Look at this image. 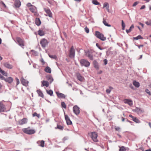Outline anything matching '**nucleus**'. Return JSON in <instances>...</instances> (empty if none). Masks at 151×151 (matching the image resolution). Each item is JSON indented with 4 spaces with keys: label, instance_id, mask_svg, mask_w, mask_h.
I'll list each match as a JSON object with an SVG mask.
<instances>
[{
    "label": "nucleus",
    "instance_id": "1a4fd4ad",
    "mask_svg": "<svg viewBox=\"0 0 151 151\" xmlns=\"http://www.w3.org/2000/svg\"><path fill=\"white\" fill-rule=\"evenodd\" d=\"M79 109V108L77 106H74L73 108L74 113L76 115L79 114L80 113Z\"/></svg>",
    "mask_w": 151,
    "mask_h": 151
},
{
    "label": "nucleus",
    "instance_id": "79ce46f5",
    "mask_svg": "<svg viewBox=\"0 0 151 151\" xmlns=\"http://www.w3.org/2000/svg\"><path fill=\"white\" fill-rule=\"evenodd\" d=\"M61 105L62 108L64 109H66V106L65 103L64 102H62L61 103Z\"/></svg>",
    "mask_w": 151,
    "mask_h": 151
},
{
    "label": "nucleus",
    "instance_id": "0eeeda50",
    "mask_svg": "<svg viewBox=\"0 0 151 151\" xmlns=\"http://www.w3.org/2000/svg\"><path fill=\"white\" fill-rule=\"evenodd\" d=\"M44 10L47 14H45V16H48L50 18L52 17V14L51 12V10L49 9L44 8Z\"/></svg>",
    "mask_w": 151,
    "mask_h": 151
},
{
    "label": "nucleus",
    "instance_id": "2eb2a0df",
    "mask_svg": "<svg viewBox=\"0 0 151 151\" xmlns=\"http://www.w3.org/2000/svg\"><path fill=\"white\" fill-rule=\"evenodd\" d=\"M4 80L6 82H7L9 83H12L13 81V78L11 77H9L6 78H5Z\"/></svg>",
    "mask_w": 151,
    "mask_h": 151
},
{
    "label": "nucleus",
    "instance_id": "0e129e2a",
    "mask_svg": "<svg viewBox=\"0 0 151 151\" xmlns=\"http://www.w3.org/2000/svg\"><path fill=\"white\" fill-rule=\"evenodd\" d=\"M129 87L131 88L132 89H134V86H132V84H130L129 85Z\"/></svg>",
    "mask_w": 151,
    "mask_h": 151
},
{
    "label": "nucleus",
    "instance_id": "13d9d810",
    "mask_svg": "<svg viewBox=\"0 0 151 151\" xmlns=\"http://www.w3.org/2000/svg\"><path fill=\"white\" fill-rule=\"evenodd\" d=\"M0 79L1 80H4L5 79V78L3 77L0 73Z\"/></svg>",
    "mask_w": 151,
    "mask_h": 151
},
{
    "label": "nucleus",
    "instance_id": "37998d69",
    "mask_svg": "<svg viewBox=\"0 0 151 151\" xmlns=\"http://www.w3.org/2000/svg\"><path fill=\"white\" fill-rule=\"evenodd\" d=\"M49 56L50 58L52 59H56L57 58V57L55 55H49Z\"/></svg>",
    "mask_w": 151,
    "mask_h": 151
},
{
    "label": "nucleus",
    "instance_id": "c85d7f7f",
    "mask_svg": "<svg viewBox=\"0 0 151 151\" xmlns=\"http://www.w3.org/2000/svg\"><path fill=\"white\" fill-rule=\"evenodd\" d=\"M44 70L45 72L47 73H50L51 72V68L48 66L46 67Z\"/></svg>",
    "mask_w": 151,
    "mask_h": 151
},
{
    "label": "nucleus",
    "instance_id": "6e6d98bb",
    "mask_svg": "<svg viewBox=\"0 0 151 151\" xmlns=\"http://www.w3.org/2000/svg\"><path fill=\"white\" fill-rule=\"evenodd\" d=\"M17 81V85H18L19 83V79L17 78H16Z\"/></svg>",
    "mask_w": 151,
    "mask_h": 151
},
{
    "label": "nucleus",
    "instance_id": "de8ad7c7",
    "mask_svg": "<svg viewBox=\"0 0 151 151\" xmlns=\"http://www.w3.org/2000/svg\"><path fill=\"white\" fill-rule=\"evenodd\" d=\"M145 92L149 95L151 96V92L148 89H146L145 90Z\"/></svg>",
    "mask_w": 151,
    "mask_h": 151
},
{
    "label": "nucleus",
    "instance_id": "bf43d9fd",
    "mask_svg": "<svg viewBox=\"0 0 151 151\" xmlns=\"http://www.w3.org/2000/svg\"><path fill=\"white\" fill-rule=\"evenodd\" d=\"M137 46L138 47L139 49H140L141 47H142L144 46V45H137Z\"/></svg>",
    "mask_w": 151,
    "mask_h": 151
},
{
    "label": "nucleus",
    "instance_id": "09e8293b",
    "mask_svg": "<svg viewBox=\"0 0 151 151\" xmlns=\"http://www.w3.org/2000/svg\"><path fill=\"white\" fill-rule=\"evenodd\" d=\"M3 75L7 76V74L6 73L5 71L3 70L1 71V72Z\"/></svg>",
    "mask_w": 151,
    "mask_h": 151
},
{
    "label": "nucleus",
    "instance_id": "b1692460",
    "mask_svg": "<svg viewBox=\"0 0 151 151\" xmlns=\"http://www.w3.org/2000/svg\"><path fill=\"white\" fill-rule=\"evenodd\" d=\"M46 78L49 81V82H50V83H51L53 81V79L52 76H51L50 75H48L46 76Z\"/></svg>",
    "mask_w": 151,
    "mask_h": 151
},
{
    "label": "nucleus",
    "instance_id": "f3484780",
    "mask_svg": "<svg viewBox=\"0 0 151 151\" xmlns=\"http://www.w3.org/2000/svg\"><path fill=\"white\" fill-rule=\"evenodd\" d=\"M20 80L21 83L23 85L25 86H27L28 85V82L23 78H22Z\"/></svg>",
    "mask_w": 151,
    "mask_h": 151
},
{
    "label": "nucleus",
    "instance_id": "5fc2aeb1",
    "mask_svg": "<svg viewBox=\"0 0 151 151\" xmlns=\"http://www.w3.org/2000/svg\"><path fill=\"white\" fill-rule=\"evenodd\" d=\"M40 61L42 63V64L43 65H44L45 64V62L43 59L42 58H41V59H40Z\"/></svg>",
    "mask_w": 151,
    "mask_h": 151
},
{
    "label": "nucleus",
    "instance_id": "774afa93",
    "mask_svg": "<svg viewBox=\"0 0 151 151\" xmlns=\"http://www.w3.org/2000/svg\"><path fill=\"white\" fill-rule=\"evenodd\" d=\"M102 73V70H100L99 71L98 73V74H101Z\"/></svg>",
    "mask_w": 151,
    "mask_h": 151
},
{
    "label": "nucleus",
    "instance_id": "f257e3e1",
    "mask_svg": "<svg viewBox=\"0 0 151 151\" xmlns=\"http://www.w3.org/2000/svg\"><path fill=\"white\" fill-rule=\"evenodd\" d=\"M80 62L82 66H84L86 67H88L90 64V63L87 60L85 59L81 60Z\"/></svg>",
    "mask_w": 151,
    "mask_h": 151
},
{
    "label": "nucleus",
    "instance_id": "58836bf2",
    "mask_svg": "<svg viewBox=\"0 0 151 151\" xmlns=\"http://www.w3.org/2000/svg\"><path fill=\"white\" fill-rule=\"evenodd\" d=\"M92 3L96 5H99L100 3L96 0H92Z\"/></svg>",
    "mask_w": 151,
    "mask_h": 151
},
{
    "label": "nucleus",
    "instance_id": "ddd939ff",
    "mask_svg": "<svg viewBox=\"0 0 151 151\" xmlns=\"http://www.w3.org/2000/svg\"><path fill=\"white\" fill-rule=\"evenodd\" d=\"M56 93L59 98L65 99V98L66 96L62 93H59L58 92L56 91Z\"/></svg>",
    "mask_w": 151,
    "mask_h": 151
},
{
    "label": "nucleus",
    "instance_id": "20e7f679",
    "mask_svg": "<svg viewBox=\"0 0 151 151\" xmlns=\"http://www.w3.org/2000/svg\"><path fill=\"white\" fill-rule=\"evenodd\" d=\"M16 40L19 45L23 48L24 46V40L19 37H17Z\"/></svg>",
    "mask_w": 151,
    "mask_h": 151
},
{
    "label": "nucleus",
    "instance_id": "a211bd4d",
    "mask_svg": "<svg viewBox=\"0 0 151 151\" xmlns=\"http://www.w3.org/2000/svg\"><path fill=\"white\" fill-rule=\"evenodd\" d=\"M4 65L5 67L9 69H12L13 68V66L12 65L7 62L4 63Z\"/></svg>",
    "mask_w": 151,
    "mask_h": 151
},
{
    "label": "nucleus",
    "instance_id": "4d7b16f0",
    "mask_svg": "<svg viewBox=\"0 0 151 151\" xmlns=\"http://www.w3.org/2000/svg\"><path fill=\"white\" fill-rule=\"evenodd\" d=\"M104 63L105 65H106L107 64V60L106 59H105L104 60Z\"/></svg>",
    "mask_w": 151,
    "mask_h": 151
},
{
    "label": "nucleus",
    "instance_id": "338daca9",
    "mask_svg": "<svg viewBox=\"0 0 151 151\" xmlns=\"http://www.w3.org/2000/svg\"><path fill=\"white\" fill-rule=\"evenodd\" d=\"M1 3H2V5H3V6H4V7L5 8H6V5L3 2H2Z\"/></svg>",
    "mask_w": 151,
    "mask_h": 151
},
{
    "label": "nucleus",
    "instance_id": "603ef678",
    "mask_svg": "<svg viewBox=\"0 0 151 151\" xmlns=\"http://www.w3.org/2000/svg\"><path fill=\"white\" fill-rule=\"evenodd\" d=\"M139 3V2L138 1L135 2L133 4L132 6L133 7L135 6Z\"/></svg>",
    "mask_w": 151,
    "mask_h": 151
},
{
    "label": "nucleus",
    "instance_id": "680f3d73",
    "mask_svg": "<svg viewBox=\"0 0 151 151\" xmlns=\"http://www.w3.org/2000/svg\"><path fill=\"white\" fill-rule=\"evenodd\" d=\"M145 7V5H142L141 7L140 8V10H141V9H144Z\"/></svg>",
    "mask_w": 151,
    "mask_h": 151
},
{
    "label": "nucleus",
    "instance_id": "052dcab7",
    "mask_svg": "<svg viewBox=\"0 0 151 151\" xmlns=\"http://www.w3.org/2000/svg\"><path fill=\"white\" fill-rule=\"evenodd\" d=\"M27 6L28 7H29V6L31 7L33 5H32L30 3H27Z\"/></svg>",
    "mask_w": 151,
    "mask_h": 151
},
{
    "label": "nucleus",
    "instance_id": "cd10ccee",
    "mask_svg": "<svg viewBox=\"0 0 151 151\" xmlns=\"http://www.w3.org/2000/svg\"><path fill=\"white\" fill-rule=\"evenodd\" d=\"M35 22L36 24L38 26H40L41 24V21L39 18H36L35 19Z\"/></svg>",
    "mask_w": 151,
    "mask_h": 151
},
{
    "label": "nucleus",
    "instance_id": "39448f33",
    "mask_svg": "<svg viewBox=\"0 0 151 151\" xmlns=\"http://www.w3.org/2000/svg\"><path fill=\"white\" fill-rule=\"evenodd\" d=\"M75 50L73 46L71 47L69 51V55L70 58H74L75 56Z\"/></svg>",
    "mask_w": 151,
    "mask_h": 151
},
{
    "label": "nucleus",
    "instance_id": "5701e85b",
    "mask_svg": "<svg viewBox=\"0 0 151 151\" xmlns=\"http://www.w3.org/2000/svg\"><path fill=\"white\" fill-rule=\"evenodd\" d=\"M37 93L38 96L42 98H44V95L41 90L40 89H38L37 90Z\"/></svg>",
    "mask_w": 151,
    "mask_h": 151
},
{
    "label": "nucleus",
    "instance_id": "69168bd1",
    "mask_svg": "<svg viewBox=\"0 0 151 151\" xmlns=\"http://www.w3.org/2000/svg\"><path fill=\"white\" fill-rule=\"evenodd\" d=\"M127 121L130 123L132 125H133V122L130 121L128 119L127 120Z\"/></svg>",
    "mask_w": 151,
    "mask_h": 151
},
{
    "label": "nucleus",
    "instance_id": "e2e57ef3",
    "mask_svg": "<svg viewBox=\"0 0 151 151\" xmlns=\"http://www.w3.org/2000/svg\"><path fill=\"white\" fill-rule=\"evenodd\" d=\"M139 24L140 25H141L142 28L144 27V24L143 23L139 22Z\"/></svg>",
    "mask_w": 151,
    "mask_h": 151
},
{
    "label": "nucleus",
    "instance_id": "f8f14e48",
    "mask_svg": "<svg viewBox=\"0 0 151 151\" xmlns=\"http://www.w3.org/2000/svg\"><path fill=\"white\" fill-rule=\"evenodd\" d=\"M65 118L68 125H71L72 124L71 121L69 117L67 115H65Z\"/></svg>",
    "mask_w": 151,
    "mask_h": 151
},
{
    "label": "nucleus",
    "instance_id": "a18cd8bd",
    "mask_svg": "<svg viewBox=\"0 0 151 151\" xmlns=\"http://www.w3.org/2000/svg\"><path fill=\"white\" fill-rule=\"evenodd\" d=\"M127 101V103H128L129 105H131L132 104V101L130 100L129 99H126Z\"/></svg>",
    "mask_w": 151,
    "mask_h": 151
},
{
    "label": "nucleus",
    "instance_id": "393cba45",
    "mask_svg": "<svg viewBox=\"0 0 151 151\" xmlns=\"http://www.w3.org/2000/svg\"><path fill=\"white\" fill-rule=\"evenodd\" d=\"M29 9L33 13H36V8L33 5L30 7Z\"/></svg>",
    "mask_w": 151,
    "mask_h": 151
},
{
    "label": "nucleus",
    "instance_id": "7ed1b4c3",
    "mask_svg": "<svg viewBox=\"0 0 151 151\" xmlns=\"http://www.w3.org/2000/svg\"><path fill=\"white\" fill-rule=\"evenodd\" d=\"M95 35L97 38L102 41H105L106 40V37L104 36V35L99 31L96 32Z\"/></svg>",
    "mask_w": 151,
    "mask_h": 151
},
{
    "label": "nucleus",
    "instance_id": "4be33fe9",
    "mask_svg": "<svg viewBox=\"0 0 151 151\" xmlns=\"http://www.w3.org/2000/svg\"><path fill=\"white\" fill-rule=\"evenodd\" d=\"M106 8V9L108 12H109V6L108 3H104V4L103 8Z\"/></svg>",
    "mask_w": 151,
    "mask_h": 151
},
{
    "label": "nucleus",
    "instance_id": "4468645a",
    "mask_svg": "<svg viewBox=\"0 0 151 151\" xmlns=\"http://www.w3.org/2000/svg\"><path fill=\"white\" fill-rule=\"evenodd\" d=\"M42 84L41 86L43 87L45 86L46 87H47L49 86V82L47 81H41Z\"/></svg>",
    "mask_w": 151,
    "mask_h": 151
},
{
    "label": "nucleus",
    "instance_id": "e433bc0d",
    "mask_svg": "<svg viewBox=\"0 0 151 151\" xmlns=\"http://www.w3.org/2000/svg\"><path fill=\"white\" fill-rule=\"evenodd\" d=\"M32 116L35 117V116H37L38 118H40V114H37L36 112H35L32 114Z\"/></svg>",
    "mask_w": 151,
    "mask_h": 151
},
{
    "label": "nucleus",
    "instance_id": "dca6fc26",
    "mask_svg": "<svg viewBox=\"0 0 151 151\" xmlns=\"http://www.w3.org/2000/svg\"><path fill=\"white\" fill-rule=\"evenodd\" d=\"M5 110V108L4 105L2 102H0V111L3 112Z\"/></svg>",
    "mask_w": 151,
    "mask_h": 151
},
{
    "label": "nucleus",
    "instance_id": "ea45409f",
    "mask_svg": "<svg viewBox=\"0 0 151 151\" xmlns=\"http://www.w3.org/2000/svg\"><path fill=\"white\" fill-rule=\"evenodd\" d=\"M55 129H58L60 130H63V127L60 125H57L56 127L55 128Z\"/></svg>",
    "mask_w": 151,
    "mask_h": 151
},
{
    "label": "nucleus",
    "instance_id": "f03ea898",
    "mask_svg": "<svg viewBox=\"0 0 151 151\" xmlns=\"http://www.w3.org/2000/svg\"><path fill=\"white\" fill-rule=\"evenodd\" d=\"M22 131L24 133L30 135L34 134L35 132V130L30 129V127L23 129Z\"/></svg>",
    "mask_w": 151,
    "mask_h": 151
},
{
    "label": "nucleus",
    "instance_id": "9d476101",
    "mask_svg": "<svg viewBox=\"0 0 151 151\" xmlns=\"http://www.w3.org/2000/svg\"><path fill=\"white\" fill-rule=\"evenodd\" d=\"M27 118H24L23 119L19 120L18 121V124L20 125H22L27 123Z\"/></svg>",
    "mask_w": 151,
    "mask_h": 151
},
{
    "label": "nucleus",
    "instance_id": "c9c22d12",
    "mask_svg": "<svg viewBox=\"0 0 151 151\" xmlns=\"http://www.w3.org/2000/svg\"><path fill=\"white\" fill-rule=\"evenodd\" d=\"M103 23L106 26L109 27L111 26V25L108 24L104 19H103Z\"/></svg>",
    "mask_w": 151,
    "mask_h": 151
},
{
    "label": "nucleus",
    "instance_id": "2f4dec72",
    "mask_svg": "<svg viewBox=\"0 0 151 151\" xmlns=\"http://www.w3.org/2000/svg\"><path fill=\"white\" fill-rule=\"evenodd\" d=\"M134 27V26L133 24H132L131 27H130L129 29H126V32L127 33H128L130 32L132 30V29H133Z\"/></svg>",
    "mask_w": 151,
    "mask_h": 151
},
{
    "label": "nucleus",
    "instance_id": "412c9836",
    "mask_svg": "<svg viewBox=\"0 0 151 151\" xmlns=\"http://www.w3.org/2000/svg\"><path fill=\"white\" fill-rule=\"evenodd\" d=\"M37 143L39 146L42 147H44L45 142L43 140L38 141L37 142Z\"/></svg>",
    "mask_w": 151,
    "mask_h": 151
},
{
    "label": "nucleus",
    "instance_id": "6e6552de",
    "mask_svg": "<svg viewBox=\"0 0 151 151\" xmlns=\"http://www.w3.org/2000/svg\"><path fill=\"white\" fill-rule=\"evenodd\" d=\"M49 43L47 40L45 39H42L40 41V43L43 47H45Z\"/></svg>",
    "mask_w": 151,
    "mask_h": 151
},
{
    "label": "nucleus",
    "instance_id": "f704fd0d",
    "mask_svg": "<svg viewBox=\"0 0 151 151\" xmlns=\"http://www.w3.org/2000/svg\"><path fill=\"white\" fill-rule=\"evenodd\" d=\"M46 92L47 94L50 95V96H52V95L53 92L52 90H47Z\"/></svg>",
    "mask_w": 151,
    "mask_h": 151
},
{
    "label": "nucleus",
    "instance_id": "c03bdc74",
    "mask_svg": "<svg viewBox=\"0 0 151 151\" xmlns=\"http://www.w3.org/2000/svg\"><path fill=\"white\" fill-rule=\"evenodd\" d=\"M109 88H110V89H107L106 90V92L108 94L110 93L111 91V89H113L112 87L111 86L109 87Z\"/></svg>",
    "mask_w": 151,
    "mask_h": 151
},
{
    "label": "nucleus",
    "instance_id": "423d86ee",
    "mask_svg": "<svg viewBox=\"0 0 151 151\" xmlns=\"http://www.w3.org/2000/svg\"><path fill=\"white\" fill-rule=\"evenodd\" d=\"M91 138L92 140L95 142H97L98 141L97 139L98 135L96 132H93L91 133Z\"/></svg>",
    "mask_w": 151,
    "mask_h": 151
},
{
    "label": "nucleus",
    "instance_id": "6ab92c4d",
    "mask_svg": "<svg viewBox=\"0 0 151 151\" xmlns=\"http://www.w3.org/2000/svg\"><path fill=\"white\" fill-rule=\"evenodd\" d=\"M93 66L96 70H99V65L98 63L96 60H94L93 62Z\"/></svg>",
    "mask_w": 151,
    "mask_h": 151
},
{
    "label": "nucleus",
    "instance_id": "3c124183",
    "mask_svg": "<svg viewBox=\"0 0 151 151\" xmlns=\"http://www.w3.org/2000/svg\"><path fill=\"white\" fill-rule=\"evenodd\" d=\"M96 46L100 50H102L103 48H102L99 45L98 43H97L96 44Z\"/></svg>",
    "mask_w": 151,
    "mask_h": 151
},
{
    "label": "nucleus",
    "instance_id": "4c0bfd02",
    "mask_svg": "<svg viewBox=\"0 0 151 151\" xmlns=\"http://www.w3.org/2000/svg\"><path fill=\"white\" fill-rule=\"evenodd\" d=\"M119 147L120 148L119 150V151H126V149H125V147L124 146H122L120 147L119 146Z\"/></svg>",
    "mask_w": 151,
    "mask_h": 151
},
{
    "label": "nucleus",
    "instance_id": "a19ab883",
    "mask_svg": "<svg viewBox=\"0 0 151 151\" xmlns=\"http://www.w3.org/2000/svg\"><path fill=\"white\" fill-rule=\"evenodd\" d=\"M122 29L124 30L125 29V24L123 20L122 21Z\"/></svg>",
    "mask_w": 151,
    "mask_h": 151
},
{
    "label": "nucleus",
    "instance_id": "864d4df0",
    "mask_svg": "<svg viewBox=\"0 0 151 151\" xmlns=\"http://www.w3.org/2000/svg\"><path fill=\"white\" fill-rule=\"evenodd\" d=\"M121 128L119 127H115V129L116 131H119L120 130Z\"/></svg>",
    "mask_w": 151,
    "mask_h": 151
},
{
    "label": "nucleus",
    "instance_id": "aec40b11",
    "mask_svg": "<svg viewBox=\"0 0 151 151\" xmlns=\"http://www.w3.org/2000/svg\"><path fill=\"white\" fill-rule=\"evenodd\" d=\"M77 79L80 81H82L84 79V77L82 76L79 73H78L77 74Z\"/></svg>",
    "mask_w": 151,
    "mask_h": 151
},
{
    "label": "nucleus",
    "instance_id": "bb28decb",
    "mask_svg": "<svg viewBox=\"0 0 151 151\" xmlns=\"http://www.w3.org/2000/svg\"><path fill=\"white\" fill-rule=\"evenodd\" d=\"M135 110L138 114H141L144 111L142 109L137 107L136 108Z\"/></svg>",
    "mask_w": 151,
    "mask_h": 151
},
{
    "label": "nucleus",
    "instance_id": "473e14b6",
    "mask_svg": "<svg viewBox=\"0 0 151 151\" xmlns=\"http://www.w3.org/2000/svg\"><path fill=\"white\" fill-rule=\"evenodd\" d=\"M87 55L90 60H93V55L91 54H90L89 52H87Z\"/></svg>",
    "mask_w": 151,
    "mask_h": 151
},
{
    "label": "nucleus",
    "instance_id": "72a5a7b5",
    "mask_svg": "<svg viewBox=\"0 0 151 151\" xmlns=\"http://www.w3.org/2000/svg\"><path fill=\"white\" fill-rule=\"evenodd\" d=\"M133 39L135 40H138L140 39H143V38L140 35H139L136 37H133Z\"/></svg>",
    "mask_w": 151,
    "mask_h": 151
},
{
    "label": "nucleus",
    "instance_id": "9b49d317",
    "mask_svg": "<svg viewBox=\"0 0 151 151\" xmlns=\"http://www.w3.org/2000/svg\"><path fill=\"white\" fill-rule=\"evenodd\" d=\"M129 117L132 118V120L137 123H140V121L138 119L137 117L133 116L131 114H130L129 116Z\"/></svg>",
    "mask_w": 151,
    "mask_h": 151
},
{
    "label": "nucleus",
    "instance_id": "c756f323",
    "mask_svg": "<svg viewBox=\"0 0 151 151\" xmlns=\"http://www.w3.org/2000/svg\"><path fill=\"white\" fill-rule=\"evenodd\" d=\"M133 84L137 88H138L140 86L139 83L136 81H134L133 82Z\"/></svg>",
    "mask_w": 151,
    "mask_h": 151
},
{
    "label": "nucleus",
    "instance_id": "a878e982",
    "mask_svg": "<svg viewBox=\"0 0 151 151\" xmlns=\"http://www.w3.org/2000/svg\"><path fill=\"white\" fill-rule=\"evenodd\" d=\"M14 4L16 7H19L21 5V2L19 0H16Z\"/></svg>",
    "mask_w": 151,
    "mask_h": 151
},
{
    "label": "nucleus",
    "instance_id": "49530a36",
    "mask_svg": "<svg viewBox=\"0 0 151 151\" xmlns=\"http://www.w3.org/2000/svg\"><path fill=\"white\" fill-rule=\"evenodd\" d=\"M145 23L147 25L151 26V20H150L149 21L146 22Z\"/></svg>",
    "mask_w": 151,
    "mask_h": 151
},
{
    "label": "nucleus",
    "instance_id": "8fccbe9b",
    "mask_svg": "<svg viewBox=\"0 0 151 151\" xmlns=\"http://www.w3.org/2000/svg\"><path fill=\"white\" fill-rule=\"evenodd\" d=\"M85 32L87 33H89V29L87 27H85Z\"/></svg>",
    "mask_w": 151,
    "mask_h": 151
},
{
    "label": "nucleus",
    "instance_id": "7c9ffc66",
    "mask_svg": "<svg viewBox=\"0 0 151 151\" xmlns=\"http://www.w3.org/2000/svg\"><path fill=\"white\" fill-rule=\"evenodd\" d=\"M38 34L40 36H43L45 34L43 30L40 29H39L38 31Z\"/></svg>",
    "mask_w": 151,
    "mask_h": 151
}]
</instances>
